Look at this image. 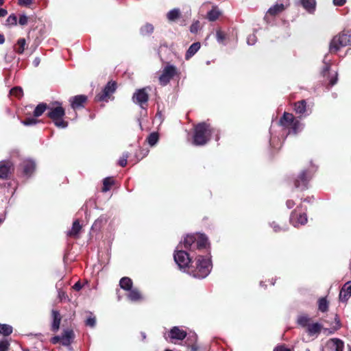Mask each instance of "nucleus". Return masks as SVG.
Returning a JSON list of instances; mask_svg holds the SVG:
<instances>
[{"instance_id": "nucleus-49", "label": "nucleus", "mask_w": 351, "mask_h": 351, "mask_svg": "<svg viewBox=\"0 0 351 351\" xmlns=\"http://www.w3.org/2000/svg\"><path fill=\"white\" fill-rule=\"evenodd\" d=\"M28 19L25 15H21L19 17V23L21 25H25L27 23Z\"/></svg>"}, {"instance_id": "nucleus-10", "label": "nucleus", "mask_w": 351, "mask_h": 351, "mask_svg": "<svg viewBox=\"0 0 351 351\" xmlns=\"http://www.w3.org/2000/svg\"><path fill=\"white\" fill-rule=\"evenodd\" d=\"M44 111H33L32 113L26 114L25 119L21 121L24 125L30 126L36 124L38 118L43 114Z\"/></svg>"}, {"instance_id": "nucleus-11", "label": "nucleus", "mask_w": 351, "mask_h": 351, "mask_svg": "<svg viewBox=\"0 0 351 351\" xmlns=\"http://www.w3.org/2000/svg\"><path fill=\"white\" fill-rule=\"evenodd\" d=\"M69 101L72 108H82L87 101V97L84 95H77L70 98Z\"/></svg>"}, {"instance_id": "nucleus-47", "label": "nucleus", "mask_w": 351, "mask_h": 351, "mask_svg": "<svg viewBox=\"0 0 351 351\" xmlns=\"http://www.w3.org/2000/svg\"><path fill=\"white\" fill-rule=\"evenodd\" d=\"M86 324L87 326L93 327V326H95V325L96 324V319L95 317H89L86 319Z\"/></svg>"}, {"instance_id": "nucleus-51", "label": "nucleus", "mask_w": 351, "mask_h": 351, "mask_svg": "<svg viewBox=\"0 0 351 351\" xmlns=\"http://www.w3.org/2000/svg\"><path fill=\"white\" fill-rule=\"evenodd\" d=\"M51 342L53 344L58 343L59 342L61 343V337L60 336H55L51 339Z\"/></svg>"}, {"instance_id": "nucleus-56", "label": "nucleus", "mask_w": 351, "mask_h": 351, "mask_svg": "<svg viewBox=\"0 0 351 351\" xmlns=\"http://www.w3.org/2000/svg\"><path fill=\"white\" fill-rule=\"evenodd\" d=\"M82 286L80 282H77L73 287V289L76 291H80L82 289Z\"/></svg>"}, {"instance_id": "nucleus-16", "label": "nucleus", "mask_w": 351, "mask_h": 351, "mask_svg": "<svg viewBox=\"0 0 351 351\" xmlns=\"http://www.w3.org/2000/svg\"><path fill=\"white\" fill-rule=\"evenodd\" d=\"M35 110H63L62 107V104L58 101H53L50 104V105H47L46 103H40L38 104L35 108Z\"/></svg>"}, {"instance_id": "nucleus-37", "label": "nucleus", "mask_w": 351, "mask_h": 351, "mask_svg": "<svg viewBox=\"0 0 351 351\" xmlns=\"http://www.w3.org/2000/svg\"><path fill=\"white\" fill-rule=\"evenodd\" d=\"M154 30V27L151 24L145 25L141 29L142 34H149Z\"/></svg>"}, {"instance_id": "nucleus-12", "label": "nucleus", "mask_w": 351, "mask_h": 351, "mask_svg": "<svg viewBox=\"0 0 351 351\" xmlns=\"http://www.w3.org/2000/svg\"><path fill=\"white\" fill-rule=\"evenodd\" d=\"M132 99L134 102L140 105L145 103L148 99L147 88H144L136 90L133 95Z\"/></svg>"}, {"instance_id": "nucleus-22", "label": "nucleus", "mask_w": 351, "mask_h": 351, "mask_svg": "<svg viewBox=\"0 0 351 351\" xmlns=\"http://www.w3.org/2000/svg\"><path fill=\"white\" fill-rule=\"evenodd\" d=\"M35 169V163L31 160H25L23 162V170L25 174L30 175Z\"/></svg>"}, {"instance_id": "nucleus-31", "label": "nucleus", "mask_w": 351, "mask_h": 351, "mask_svg": "<svg viewBox=\"0 0 351 351\" xmlns=\"http://www.w3.org/2000/svg\"><path fill=\"white\" fill-rule=\"evenodd\" d=\"M328 302L325 298H322L318 301V308L322 312L327 311Z\"/></svg>"}, {"instance_id": "nucleus-59", "label": "nucleus", "mask_w": 351, "mask_h": 351, "mask_svg": "<svg viewBox=\"0 0 351 351\" xmlns=\"http://www.w3.org/2000/svg\"><path fill=\"white\" fill-rule=\"evenodd\" d=\"M329 68H330V65L328 64H326V65L323 69V71H322L324 75L326 72H327L329 70Z\"/></svg>"}, {"instance_id": "nucleus-3", "label": "nucleus", "mask_w": 351, "mask_h": 351, "mask_svg": "<svg viewBox=\"0 0 351 351\" xmlns=\"http://www.w3.org/2000/svg\"><path fill=\"white\" fill-rule=\"evenodd\" d=\"M214 131L209 124L206 123L197 124L194 130L193 143L196 145H205L210 140Z\"/></svg>"}, {"instance_id": "nucleus-21", "label": "nucleus", "mask_w": 351, "mask_h": 351, "mask_svg": "<svg viewBox=\"0 0 351 351\" xmlns=\"http://www.w3.org/2000/svg\"><path fill=\"white\" fill-rule=\"evenodd\" d=\"M301 3L304 8L310 13L315 11L316 6L315 0H301Z\"/></svg>"}, {"instance_id": "nucleus-34", "label": "nucleus", "mask_w": 351, "mask_h": 351, "mask_svg": "<svg viewBox=\"0 0 351 351\" xmlns=\"http://www.w3.org/2000/svg\"><path fill=\"white\" fill-rule=\"evenodd\" d=\"M10 95L11 96L20 98L23 95V89L19 86L14 87L10 90Z\"/></svg>"}, {"instance_id": "nucleus-58", "label": "nucleus", "mask_w": 351, "mask_h": 351, "mask_svg": "<svg viewBox=\"0 0 351 351\" xmlns=\"http://www.w3.org/2000/svg\"><path fill=\"white\" fill-rule=\"evenodd\" d=\"M33 64L35 66H38L40 64V58H36L33 61Z\"/></svg>"}, {"instance_id": "nucleus-6", "label": "nucleus", "mask_w": 351, "mask_h": 351, "mask_svg": "<svg viewBox=\"0 0 351 351\" xmlns=\"http://www.w3.org/2000/svg\"><path fill=\"white\" fill-rule=\"evenodd\" d=\"M177 74L178 71L176 66L170 64L165 66L158 78L160 85L166 86Z\"/></svg>"}, {"instance_id": "nucleus-35", "label": "nucleus", "mask_w": 351, "mask_h": 351, "mask_svg": "<svg viewBox=\"0 0 351 351\" xmlns=\"http://www.w3.org/2000/svg\"><path fill=\"white\" fill-rule=\"evenodd\" d=\"M112 184H113V180L112 178H105L103 182L102 191L106 192V191H109L110 189V186H112Z\"/></svg>"}, {"instance_id": "nucleus-38", "label": "nucleus", "mask_w": 351, "mask_h": 351, "mask_svg": "<svg viewBox=\"0 0 351 351\" xmlns=\"http://www.w3.org/2000/svg\"><path fill=\"white\" fill-rule=\"evenodd\" d=\"M309 318L307 316H300L298 319V322L302 326H307L308 325Z\"/></svg>"}, {"instance_id": "nucleus-28", "label": "nucleus", "mask_w": 351, "mask_h": 351, "mask_svg": "<svg viewBox=\"0 0 351 351\" xmlns=\"http://www.w3.org/2000/svg\"><path fill=\"white\" fill-rule=\"evenodd\" d=\"M180 12L178 9H173L167 13V16L169 21H174L180 17Z\"/></svg>"}, {"instance_id": "nucleus-15", "label": "nucleus", "mask_w": 351, "mask_h": 351, "mask_svg": "<svg viewBox=\"0 0 351 351\" xmlns=\"http://www.w3.org/2000/svg\"><path fill=\"white\" fill-rule=\"evenodd\" d=\"M291 221L295 226L304 225L307 221V217L306 214H298L294 212L291 214Z\"/></svg>"}, {"instance_id": "nucleus-64", "label": "nucleus", "mask_w": 351, "mask_h": 351, "mask_svg": "<svg viewBox=\"0 0 351 351\" xmlns=\"http://www.w3.org/2000/svg\"><path fill=\"white\" fill-rule=\"evenodd\" d=\"M142 335H143V338L145 339V335L144 333H143Z\"/></svg>"}, {"instance_id": "nucleus-33", "label": "nucleus", "mask_w": 351, "mask_h": 351, "mask_svg": "<svg viewBox=\"0 0 351 351\" xmlns=\"http://www.w3.org/2000/svg\"><path fill=\"white\" fill-rule=\"evenodd\" d=\"M158 141V134L156 132H153L147 137V142L150 146L155 145Z\"/></svg>"}, {"instance_id": "nucleus-30", "label": "nucleus", "mask_w": 351, "mask_h": 351, "mask_svg": "<svg viewBox=\"0 0 351 351\" xmlns=\"http://www.w3.org/2000/svg\"><path fill=\"white\" fill-rule=\"evenodd\" d=\"M26 42L24 38H20L15 47V51L19 53H22L25 49Z\"/></svg>"}, {"instance_id": "nucleus-9", "label": "nucleus", "mask_w": 351, "mask_h": 351, "mask_svg": "<svg viewBox=\"0 0 351 351\" xmlns=\"http://www.w3.org/2000/svg\"><path fill=\"white\" fill-rule=\"evenodd\" d=\"M343 342L339 339H331L328 340L324 348L323 351H343Z\"/></svg>"}, {"instance_id": "nucleus-19", "label": "nucleus", "mask_w": 351, "mask_h": 351, "mask_svg": "<svg viewBox=\"0 0 351 351\" xmlns=\"http://www.w3.org/2000/svg\"><path fill=\"white\" fill-rule=\"evenodd\" d=\"M200 47H201V45L199 42L194 43L193 44H192L189 47V49L187 50V51L186 53L185 58L186 60L190 59L192 56H193L198 51V50L200 49Z\"/></svg>"}, {"instance_id": "nucleus-25", "label": "nucleus", "mask_w": 351, "mask_h": 351, "mask_svg": "<svg viewBox=\"0 0 351 351\" xmlns=\"http://www.w3.org/2000/svg\"><path fill=\"white\" fill-rule=\"evenodd\" d=\"M322 328V326L321 324L318 323H314L308 325L307 331L309 335H314L318 334L320 332Z\"/></svg>"}, {"instance_id": "nucleus-32", "label": "nucleus", "mask_w": 351, "mask_h": 351, "mask_svg": "<svg viewBox=\"0 0 351 351\" xmlns=\"http://www.w3.org/2000/svg\"><path fill=\"white\" fill-rule=\"evenodd\" d=\"M12 332V327L8 324H0V333L8 336Z\"/></svg>"}, {"instance_id": "nucleus-57", "label": "nucleus", "mask_w": 351, "mask_h": 351, "mask_svg": "<svg viewBox=\"0 0 351 351\" xmlns=\"http://www.w3.org/2000/svg\"><path fill=\"white\" fill-rule=\"evenodd\" d=\"M7 14H8V12L6 10H5L3 8H0V17H3L5 15H7Z\"/></svg>"}, {"instance_id": "nucleus-14", "label": "nucleus", "mask_w": 351, "mask_h": 351, "mask_svg": "<svg viewBox=\"0 0 351 351\" xmlns=\"http://www.w3.org/2000/svg\"><path fill=\"white\" fill-rule=\"evenodd\" d=\"M351 297V281L347 282L341 288L339 298L341 302H345Z\"/></svg>"}, {"instance_id": "nucleus-60", "label": "nucleus", "mask_w": 351, "mask_h": 351, "mask_svg": "<svg viewBox=\"0 0 351 351\" xmlns=\"http://www.w3.org/2000/svg\"><path fill=\"white\" fill-rule=\"evenodd\" d=\"M293 204H294L293 202L290 200L287 201V205L288 208H292Z\"/></svg>"}, {"instance_id": "nucleus-52", "label": "nucleus", "mask_w": 351, "mask_h": 351, "mask_svg": "<svg viewBox=\"0 0 351 351\" xmlns=\"http://www.w3.org/2000/svg\"><path fill=\"white\" fill-rule=\"evenodd\" d=\"M58 297L60 300H64L68 298L66 293L62 291H60L58 292Z\"/></svg>"}, {"instance_id": "nucleus-5", "label": "nucleus", "mask_w": 351, "mask_h": 351, "mask_svg": "<svg viewBox=\"0 0 351 351\" xmlns=\"http://www.w3.org/2000/svg\"><path fill=\"white\" fill-rule=\"evenodd\" d=\"M349 45H351V32H343L332 39L329 50L330 52H337L341 47Z\"/></svg>"}, {"instance_id": "nucleus-63", "label": "nucleus", "mask_w": 351, "mask_h": 351, "mask_svg": "<svg viewBox=\"0 0 351 351\" xmlns=\"http://www.w3.org/2000/svg\"><path fill=\"white\" fill-rule=\"evenodd\" d=\"M4 3V0H0V5H2Z\"/></svg>"}, {"instance_id": "nucleus-61", "label": "nucleus", "mask_w": 351, "mask_h": 351, "mask_svg": "<svg viewBox=\"0 0 351 351\" xmlns=\"http://www.w3.org/2000/svg\"><path fill=\"white\" fill-rule=\"evenodd\" d=\"M300 178L302 180L305 181V180L307 179V178H306V173H302L300 175Z\"/></svg>"}, {"instance_id": "nucleus-40", "label": "nucleus", "mask_w": 351, "mask_h": 351, "mask_svg": "<svg viewBox=\"0 0 351 351\" xmlns=\"http://www.w3.org/2000/svg\"><path fill=\"white\" fill-rule=\"evenodd\" d=\"M162 112L158 111L154 119V123L159 125L162 121Z\"/></svg>"}, {"instance_id": "nucleus-50", "label": "nucleus", "mask_w": 351, "mask_h": 351, "mask_svg": "<svg viewBox=\"0 0 351 351\" xmlns=\"http://www.w3.org/2000/svg\"><path fill=\"white\" fill-rule=\"evenodd\" d=\"M335 324L332 327L331 329L332 330L330 331V333L332 332L333 331L338 330L340 328L339 320L337 319V317H335Z\"/></svg>"}, {"instance_id": "nucleus-13", "label": "nucleus", "mask_w": 351, "mask_h": 351, "mask_svg": "<svg viewBox=\"0 0 351 351\" xmlns=\"http://www.w3.org/2000/svg\"><path fill=\"white\" fill-rule=\"evenodd\" d=\"M13 169L12 164L9 161L0 162V178L5 179Z\"/></svg>"}, {"instance_id": "nucleus-26", "label": "nucleus", "mask_w": 351, "mask_h": 351, "mask_svg": "<svg viewBox=\"0 0 351 351\" xmlns=\"http://www.w3.org/2000/svg\"><path fill=\"white\" fill-rule=\"evenodd\" d=\"M285 10V6L282 3H277L276 5H274V6L271 7L269 10H268V12L267 13L271 14V15H276L278 14V13H280L281 12H282L283 10Z\"/></svg>"}, {"instance_id": "nucleus-44", "label": "nucleus", "mask_w": 351, "mask_h": 351, "mask_svg": "<svg viewBox=\"0 0 351 351\" xmlns=\"http://www.w3.org/2000/svg\"><path fill=\"white\" fill-rule=\"evenodd\" d=\"M128 158V154H124L119 160V163L121 167H125L127 165V160Z\"/></svg>"}, {"instance_id": "nucleus-43", "label": "nucleus", "mask_w": 351, "mask_h": 351, "mask_svg": "<svg viewBox=\"0 0 351 351\" xmlns=\"http://www.w3.org/2000/svg\"><path fill=\"white\" fill-rule=\"evenodd\" d=\"M256 42V37L254 34H250L247 38V43L249 45H253Z\"/></svg>"}, {"instance_id": "nucleus-41", "label": "nucleus", "mask_w": 351, "mask_h": 351, "mask_svg": "<svg viewBox=\"0 0 351 351\" xmlns=\"http://www.w3.org/2000/svg\"><path fill=\"white\" fill-rule=\"evenodd\" d=\"M199 28V22L196 21L192 23L190 27V31L191 33H197Z\"/></svg>"}, {"instance_id": "nucleus-1", "label": "nucleus", "mask_w": 351, "mask_h": 351, "mask_svg": "<svg viewBox=\"0 0 351 351\" xmlns=\"http://www.w3.org/2000/svg\"><path fill=\"white\" fill-rule=\"evenodd\" d=\"M174 261L180 269L192 275L195 278H204L206 277L211 270V263L208 256L198 255L195 258V265L189 254L184 250L175 251Z\"/></svg>"}, {"instance_id": "nucleus-4", "label": "nucleus", "mask_w": 351, "mask_h": 351, "mask_svg": "<svg viewBox=\"0 0 351 351\" xmlns=\"http://www.w3.org/2000/svg\"><path fill=\"white\" fill-rule=\"evenodd\" d=\"M48 117L53 120L58 128H64L69 120H74L77 117L76 111H49Z\"/></svg>"}, {"instance_id": "nucleus-62", "label": "nucleus", "mask_w": 351, "mask_h": 351, "mask_svg": "<svg viewBox=\"0 0 351 351\" xmlns=\"http://www.w3.org/2000/svg\"><path fill=\"white\" fill-rule=\"evenodd\" d=\"M5 41L4 36L1 34H0V45L3 44Z\"/></svg>"}, {"instance_id": "nucleus-48", "label": "nucleus", "mask_w": 351, "mask_h": 351, "mask_svg": "<svg viewBox=\"0 0 351 351\" xmlns=\"http://www.w3.org/2000/svg\"><path fill=\"white\" fill-rule=\"evenodd\" d=\"M337 82V72H335V73L331 76L330 79V85L333 86L335 85Z\"/></svg>"}, {"instance_id": "nucleus-20", "label": "nucleus", "mask_w": 351, "mask_h": 351, "mask_svg": "<svg viewBox=\"0 0 351 351\" xmlns=\"http://www.w3.org/2000/svg\"><path fill=\"white\" fill-rule=\"evenodd\" d=\"M128 298L132 302L140 301L143 298L141 293L136 289H131L130 290H129Z\"/></svg>"}, {"instance_id": "nucleus-24", "label": "nucleus", "mask_w": 351, "mask_h": 351, "mask_svg": "<svg viewBox=\"0 0 351 351\" xmlns=\"http://www.w3.org/2000/svg\"><path fill=\"white\" fill-rule=\"evenodd\" d=\"M119 285L121 289L129 291L132 288V281L128 277H123L120 280Z\"/></svg>"}, {"instance_id": "nucleus-7", "label": "nucleus", "mask_w": 351, "mask_h": 351, "mask_svg": "<svg viewBox=\"0 0 351 351\" xmlns=\"http://www.w3.org/2000/svg\"><path fill=\"white\" fill-rule=\"evenodd\" d=\"M116 90V84L114 82H109L106 86L99 93L96 97L97 101H108L112 94Z\"/></svg>"}, {"instance_id": "nucleus-54", "label": "nucleus", "mask_w": 351, "mask_h": 351, "mask_svg": "<svg viewBox=\"0 0 351 351\" xmlns=\"http://www.w3.org/2000/svg\"><path fill=\"white\" fill-rule=\"evenodd\" d=\"M346 3V0H333V3L335 5L341 6Z\"/></svg>"}, {"instance_id": "nucleus-8", "label": "nucleus", "mask_w": 351, "mask_h": 351, "mask_svg": "<svg viewBox=\"0 0 351 351\" xmlns=\"http://www.w3.org/2000/svg\"><path fill=\"white\" fill-rule=\"evenodd\" d=\"M280 124L285 127L291 128L294 132H296L299 128V123L298 121L294 119L293 114L285 112L283 117L281 118Z\"/></svg>"}, {"instance_id": "nucleus-42", "label": "nucleus", "mask_w": 351, "mask_h": 351, "mask_svg": "<svg viewBox=\"0 0 351 351\" xmlns=\"http://www.w3.org/2000/svg\"><path fill=\"white\" fill-rule=\"evenodd\" d=\"M10 346L9 342L7 340H3L0 341V351H7Z\"/></svg>"}, {"instance_id": "nucleus-23", "label": "nucleus", "mask_w": 351, "mask_h": 351, "mask_svg": "<svg viewBox=\"0 0 351 351\" xmlns=\"http://www.w3.org/2000/svg\"><path fill=\"white\" fill-rule=\"evenodd\" d=\"M53 315V323H52V329L54 331H57L60 328V321H61V317L60 313L56 311H52Z\"/></svg>"}, {"instance_id": "nucleus-27", "label": "nucleus", "mask_w": 351, "mask_h": 351, "mask_svg": "<svg viewBox=\"0 0 351 351\" xmlns=\"http://www.w3.org/2000/svg\"><path fill=\"white\" fill-rule=\"evenodd\" d=\"M81 230V226L77 220L73 222L72 228L68 232V235L70 237H77Z\"/></svg>"}, {"instance_id": "nucleus-36", "label": "nucleus", "mask_w": 351, "mask_h": 351, "mask_svg": "<svg viewBox=\"0 0 351 351\" xmlns=\"http://www.w3.org/2000/svg\"><path fill=\"white\" fill-rule=\"evenodd\" d=\"M313 106L307 105L305 100H301L295 104V110H305L306 108H312Z\"/></svg>"}, {"instance_id": "nucleus-18", "label": "nucleus", "mask_w": 351, "mask_h": 351, "mask_svg": "<svg viewBox=\"0 0 351 351\" xmlns=\"http://www.w3.org/2000/svg\"><path fill=\"white\" fill-rule=\"evenodd\" d=\"M61 337V343L64 346H69L71 344L73 339L74 334L71 330H66L64 331Z\"/></svg>"}, {"instance_id": "nucleus-39", "label": "nucleus", "mask_w": 351, "mask_h": 351, "mask_svg": "<svg viewBox=\"0 0 351 351\" xmlns=\"http://www.w3.org/2000/svg\"><path fill=\"white\" fill-rule=\"evenodd\" d=\"M17 19L15 15H10L8 17L5 25H14L16 24Z\"/></svg>"}, {"instance_id": "nucleus-45", "label": "nucleus", "mask_w": 351, "mask_h": 351, "mask_svg": "<svg viewBox=\"0 0 351 351\" xmlns=\"http://www.w3.org/2000/svg\"><path fill=\"white\" fill-rule=\"evenodd\" d=\"M217 40L219 43H223L225 39L224 34L221 31H217L216 34Z\"/></svg>"}, {"instance_id": "nucleus-55", "label": "nucleus", "mask_w": 351, "mask_h": 351, "mask_svg": "<svg viewBox=\"0 0 351 351\" xmlns=\"http://www.w3.org/2000/svg\"><path fill=\"white\" fill-rule=\"evenodd\" d=\"M271 226L275 232H278L281 230L280 227L278 224H276L275 222H273L271 224Z\"/></svg>"}, {"instance_id": "nucleus-46", "label": "nucleus", "mask_w": 351, "mask_h": 351, "mask_svg": "<svg viewBox=\"0 0 351 351\" xmlns=\"http://www.w3.org/2000/svg\"><path fill=\"white\" fill-rule=\"evenodd\" d=\"M34 0H19V4L21 6H29L33 3Z\"/></svg>"}, {"instance_id": "nucleus-17", "label": "nucleus", "mask_w": 351, "mask_h": 351, "mask_svg": "<svg viewBox=\"0 0 351 351\" xmlns=\"http://www.w3.org/2000/svg\"><path fill=\"white\" fill-rule=\"evenodd\" d=\"M186 335V331L176 326L173 327L169 332V336L172 339L182 340L185 338Z\"/></svg>"}, {"instance_id": "nucleus-29", "label": "nucleus", "mask_w": 351, "mask_h": 351, "mask_svg": "<svg viewBox=\"0 0 351 351\" xmlns=\"http://www.w3.org/2000/svg\"><path fill=\"white\" fill-rule=\"evenodd\" d=\"M221 14L220 11L217 8H213L208 13V19L211 21H215Z\"/></svg>"}, {"instance_id": "nucleus-53", "label": "nucleus", "mask_w": 351, "mask_h": 351, "mask_svg": "<svg viewBox=\"0 0 351 351\" xmlns=\"http://www.w3.org/2000/svg\"><path fill=\"white\" fill-rule=\"evenodd\" d=\"M274 351H291L290 349L287 348L282 346L276 347Z\"/></svg>"}, {"instance_id": "nucleus-2", "label": "nucleus", "mask_w": 351, "mask_h": 351, "mask_svg": "<svg viewBox=\"0 0 351 351\" xmlns=\"http://www.w3.org/2000/svg\"><path fill=\"white\" fill-rule=\"evenodd\" d=\"M208 246L207 237L202 234H187L183 240H182L178 246L179 247H184L190 250L195 249L202 250Z\"/></svg>"}]
</instances>
